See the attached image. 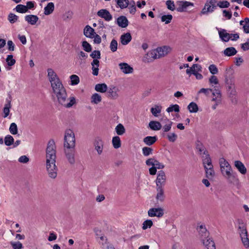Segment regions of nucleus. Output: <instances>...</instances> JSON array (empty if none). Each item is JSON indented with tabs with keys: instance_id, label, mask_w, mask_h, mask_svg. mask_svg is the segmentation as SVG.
Masks as SVG:
<instances>
[{
	"instance_id": "63",
	"label": "nucleus",
	"mask_w": 249,
	"mask_h": 249,
	"mask_svg": "<svg viewBox=\"0 0 249 249\" xmlns=\"http://www.w3.org/2000/svg\"><path fill=\"white\" fill-rule=\"evenodd\" d=\"M108 93H116L119 92V89L117 87L111 85L107 89Z\"/></svg>"
},
{
	"instance_id": "44",
	"label": "nucleus",
	"mask_w": 249,
	"mask_h": 249,
	"mask_svg": "<svg viewBox=\"0 0 249 249\" xmlns=\"http://www.w3.org/2000/svg\"><path fill=\"white\" fill-rule=\"evenodd\" d=\"M161 110V107L158 105H156L155 107L151 108V112L155 117H157L158 114L160 113Z\"/></svg>"
},
{
	"instance_id": "40",
	"label": "nucleus",
	"mask_w": 249,
	"mask_h": 249,
	"mask_svg": "<svg viewBox=\"0 0 249 249\" xmlns=\"http://www.w3.org/2000/svg\"><path fill=\"white\" fill-rule=\"evenodd\" d=\"M206 176L207 178H212L214 175V172L213 169V166L205 168Z\"/></svg>"
},
{
	"instance_id": "35",
	"label": "nucleus",
	"mask_w": 249,
	"mask_h": 249,
	"mask_svg": "<svg viewBox=\"0 0 249 249\" xmlns=\"http://www.w3.org/2000/svg\"><path fill=\"white\" fill-rule=\"evenodd\" d=\"M237 51L235 48L233 47L227 48L223 52V53L225 56H233L237 53Z\"/></svg>"
},
{
	"instance_id": "19",
	"label": "nucleus",
	"mask_w": 249,
	"mask_h": 249,
	"mask_svg": "<svg viewBox=\"0 0 249 249\" xmlns=\"http://www.w3.org/2000/svg\"><path fill=\"white\" fill-rule=\"evenodd\" d=\"M38 19V17L34 15H28L25 17V21L31 25H35Z\"/></svg>"
},
{
	"instance_id": "25",
	"label": "nucleus",
	"mask_w": 249,
	"mask_h": 249,
	"mask_svg": "<svg viewBox=\"0 0 249 249\" xmlns=\"http://www.w3.org/2000/svg\"><path fill=\"white\" fill-rule=\"evenodd\" d=\"M117 22L118 25L122 28H125L128 25V20L124 16H120L117 18Z\"/></svg>"
},
{
	"instance_id": "62",
	"label": "nucleus",
	"mask_w": 249,
	"mask_h": 249,
	"mask_svg": "<svg viewBox=\"0 0 249 249\" xmlns=\"http://www.w3.org/2000/svg\"><path fill=\"white\" fill-rule=\"evenodd\" d=\"M209 70L210 72L213 74H217L218 72L217 68L214 64H212L209 66Z\"/></svg>"
},
{
	"instance_id": "38",
	"label": "nucleus",
	"mask_w": 249,
	"mask_h": 249,
	"mask_svg": "<svg viewBox=\"0 0 249 249\" xmlns=\"http://www.w3.org/2000/svg\"><path fill=\"white\" fill-rule=\"evenodd\" d=\"M205 157L203 159V163L204 164V168L205 167H211L213 166L212 163V160L210 155L207 153L205 155Z\"/></svg>"
},
{
	"instance_id": "4",
	"label": "nucleus",
	"mask_w": 249,
	"mask_h": 249,
	"mask_svg": "<svg viewBox=\"0 0 249 249\" xmlns=\"http://www.w3.org/2000/svg\"><path fill=\"white\" fill-rule=\"evenodd\" d=\"M52 99L55 102L56 100L59 104L66 107H71L75 104V98L72 96H68V94H54L52 95Z\"/></svg>"
},
{
	"instance_id": "23",
	"label": "nucleus",
	"mask_w": 249,
	"mask_h": 249,
	"mask_svg": "<svg viewBox=\"0 0 249 249\" xmlns=\"http://www.w3.org/2000/svg\"><path fill=\"white\" fill-rule=\"evenodd\" d=\"M216 6H212L209 3L206 2L201 13L203 15H207L208 13L213 12Z\"/></svg>"
},
{
	"instance_id": "16",
	"label": "nucleus",
	"mask_w": 249,
	"mask_h": 249,
	"mask_svg": "<svg viewBox=\"0 0 249 249\" xmlns=\"http://www.w3.org/2000/svg\"><path fill=\"white\" fill-rule=\"evenodd\" d=\"M47 76L51 83L55 81H57V80L59 79L57 74L51 68L47 70Z\"/></svg>"
},
{
	"instance_id": "31",
	"label": "nucleus",
	"mask_w": 249,
	"mask_h": 249,
	"mask_svg": "<svg viewBox=\"0 0 249 249\" xmlns=\"http://www.w3.org/2000/svg\"><path fill=\"white\" fill-rule=\"evenodd\" d=\"M157 195L156 198L158 201L163 202L165 199V196L164 195V188H156Z\"/></svg>"
},
{
	"instance_id": "26",
	"label": "nucleus",
	"mask_w": 249,
	"mask_h": 249,
	"mask_svg": "<svg viewBox=\"0 0 249 249\" xmlns=\"http://www.w3.org/2000/svg\"><path fill=\"white\" fill-rule=\"evenodd\" d=\"M219 37L224 42H228L230 39V34L228 33L224 29L218 32Z\"/></svg>"
},
{
	"instance_id": "17",
	"label": "nucleus",
	"mask_w": 249,
	"mask_h": 249,
	"mask_svg": "<svg viewBox=\"0 0 249 249\" xmlns=\"http://www.w3.org/2000/svg\"><path fill=\"white\" fill-rule=\"evenodd\" d=\"M94 146L98 155H101L103 152L104 142L101 139L98 138L95 141Z\"/></svg>"
},
{
	"instance_id": "50",
	"label": "nucleus",
	"mask_w": 249,
	"mask_h": 249,
	"mask_svg": "<svg viewBox=\"0 0 249 249\" xmlns=\"http://www.w3.org/2000/svg\"><path fill=\"white\" fill-rule=\"evenodd\" d=\"M71 79V85H77L79 83V77L73 74L70 76Z\"/></svg>"
},
{
	"instance_id": "34",
	"label": "nucleus",
	"mask_w": 249,
	"mask_h": 249,
	"mask_svg": "<svg viewBox=\"0 0 249 249\" xmlns=\"http://www.w3.org/2000/svg\"><path fill=\"white\" fill-rule=\"evenodd\" d=\"M54 9V5L53 2H49L44 8V14L45 15H49L52 14Z\"/></svg>"
},
{
	"instance_id": "42",
	"label": "nucleus",
	"mask_w": 249,
	"mask_h": 249,
	"mask_svg": "<svg viewBox=\"0 0 249 249\" xmlns=\"http://www.w3.org/2000/svg\"><path fill=\"white\" fill-rule=\"evenodd\" d=\"M115 1L121 9L127 7L129 4L128 0H115Z\"/></svg>"
},
{
	"instance_id": "33",
	"label": "nucleus",
	"mask_w": 249,
	"mask_h": 249,
	"mask_svg": "<svg viewBox=\"0 0 249 249\" xmlns=\"http://www.w3.org/2000/svg\"><path fill=\"white\" fill-rule=\"evenodd\" d=\"M157 140L156 136H147L145 137L143 141L147 145L150 146L153 144Z\"/></svg>"
},
{
	"instance_id": "41",
	"label": "nucleus",
	"mask_w": 249,
	"mask_h": 249,
	"mask_svg": "<svg viewBox=\"0 0 249 249\" xmlns=\"http://www.w3.org/2000/svg\"><path fill=\"white\" fill-rule=\"evenodd\" d=\"M112 142L114 148L115 149H118L121 146V140L119 136L113 137Z\"/></svg>"
},
{
	"instance_id": "47",
	"label": "nucleus",
	"mask_w": 249,
	"mask_h": 249,
	"mask_svg": "<svg viewBox=\"0 0 249 249\" xmlns=\"http://www.w3.org/2000/svg\"><path fill=\"white\" fill-rule=\"evenodd\" d=\"M15 9L17 12L20 13H25L28 11L27 10L26 6L22 4L18 5L16 7Z\"/></svg>"
},
{
	"instance_id": "30",
	"label": "nucleus",
	"mask_w": 249,
	"mask_h": 249,
	"mask_svg": "<svg viewBox=\"0 0 249 249\" xmlns=\"http://www.w3.org/2000/svg\"><path fill=\"white\" fill-rule=\"evenodd\" d=\"M121 42L123 45H127L131 40L132 37L129 33H125L121 36Z\"/></svg>"
},
{
	"instance_id": "29",
	"label": "nucleus",
	"mask_w": 249,
	"mask_h": 249,
	"mask_svg": "<svg viewBox=\"0 0 249 249\" xmlns=\"http://www.w3.org/2000/svg\"><path fill=\"white\" fill-rule=\"evenodd\" d=\"M211 100L215 102V104L212 106V108L215 109L217 106L221 102V94H212Z\"/></svg>"
},
{
	"instance_id": "12",
	"label": "nucleus",
	"mask_w": 249,
	"mask_h": 249,
	"mask_svg": "<svg viewBox=\"0 0 249 249\" xmlns=\"http://www.w3.org/2000/svg\"><path fill=\"white\" fill-rule=\"evenodd\" d=\"M163 214L164 210L161 208H152L148 211V215L150 217H161Z\"/></svg>"
},
{
	"instance_id": "15",
	"label": "nucleus",
	"mask_w": 249,
	"mask_h": 249,
	"mask_svg": "<svg viewBox=\"0 0 249 249\" xmlns=\"http://www.w3.org/2000/svg\"><path fill=\"white\" fill-rule=\"evenodd\" d=\"M119 67L124 74L132 73L133 72V68L126 63H121L119 64Z\"/></svg>"
},
{
	"instance_id": "9",
	"label": "nucleus",
	"mask_w": 249,
	"mask_h": 249,
	"mask_svg": "<svg viewBox=\"0 0 249 249\" xmlns=\"http://www.w3.org/2000/svg\"><path fill=\"white\" fill-rule=\"evenodd\" d=\"M166 177L165 172L163 170L158 172L156 180V188H164L166 184Z\"/></svg>"
},
{
	"instance_id": "45",
	"label": "nucleus",
	"mask_w": 249,
	"mask_h": 249,
	"mask_svg": "<svg viewBox=\"0 0 249 249\" xmlns=\"http://www.w3.org/2000/svg\"><path fill=\"white\" fill-rule=\"evenodd\" d=\"M165 120L167 124L163 126L162 130L164 132H167L170 130L173 123L167 118Z\"/></svg>"
},
{
	"instance_id": "24",
	"label": "nucleus",
	"mask_w": 249,
	"mask_h": 249,
	"mask_svg": "<svg viewBox=\"0 0 249 249\" xmlns=\"http://www.w3.org/2000/svg\"><path fill=\"white\" fill-rule=\"evenodd\" d=\"M12 101V98L11 96L9 97L8 98L6 99L7 103L5 105L4 107L3 108V112L4 113V117H7L10 112V108L11 107V102Z\"/></svg>"
},
{
	"instance_id": "28",
	"label": "nucleus",
	"mask_w": 249,
	"mask_h": 249,
	"mask_svg": "<svg viewBox=\"0 0 249 249\" xmlns=\"http://www.w3.org/2000/svg\"><path fill=\"white\" fill-rule=\"evenodd\" d=\"M179 6L178 8V11L183 12L185 11L186 8L189 6H193L194 4L191 2L187 1H181L179 2Z\"/></svg>"
},
{
	"instance_id": "36",
	"label": "nucleus",
	"mask_w": 249,
	"mask_h": 249,
	"mask_svg": "<svg viewBox=\"0 0 249 249\" xmlns=\"http://www.w3.org/2000/svg\"><path fill=\"white\" fill-rule=\"evenodd\" d=\"M196 148L199 151L200 154L205 155L208 153L205 147L199 141H197L196 142Z\"/></svg>"
},
{
	"instance_id": "61",
	"label": "nucleus",
	"mask_w": 249,
	"mask_h": 249,
	"mask_svg": "<svg viewBox=\"0 0 249 249\" xmlns=\"http://www.w3.org/2000/svg\"><path fill=\"white\" fill-rule=\"evenodd\" d=\"M217 6L221 8H228L230 6V3L227 1H220L217 4Z\"/></svg>"
},
{
	"instance_id": "14",
	"label": "nucleus",
	"mask_w": 249,
	"mask_h": 249,
	"mask_svg": "<svg viewBox=\"0 0 249 249\" xmlns=\"http://www.w3.org/2000/svg\"><path fill=\"white\" fill-rule=\"evenodd\" d=\"M97 15L107 21H110L112 19V15L107 9H103L100 10L98 11Z\"/></svg>"
},
{
	"instance_id": "5",
	"label": "nucleus",
	"mask_w": 249,
	"mask_h": 249,
	"mask_svg": "<svg viewBox=\"0 0 249 249\" xmlns=\"http://www.w3.org/2000/svg\"><path fill=\"white\" fill-rule=\"evenodd\" d=\"M238 232L240 235L243 244L246 248L249 247V239L246 224L242 220H238Z\"/></svg>"
},
{
	"instance_id": "32",
	"label": "nucleus",
	"mask_w": 249,
	"mask_h": 249,
	"mask_svg": "<svg viewBox=\"0 0 249 249\" xmlns=\"http://www.w3.org/2000/svg\"><path fill=\"white\" fill-rule=\"evenodd\" d=\"M149 127L152 130H159L161 128L162 126L159 122L151 121L149 123Z\"/></svg>"
},
{
	"instance_id": "10",
	"label": "nucleus",
	"mask_w": 249,
	"mask_h": 249,
	"mask_svg": "<svg viewBox=\"0 0 249 249\" xmlns=\"http://www.w3.org/2000/svg\"><path fill=\"white\" fill-rule=\"evenodd\" d=\"M46 169L50 178L53 179L56 178L58 168L55 165V162H51L49 163L46 162Z\"/></svg>"
},
{
	"instance_id": "20",
	"label": "nucleus",
	"mask_w": 249,
	"mask_h": 249,
	"mask_svg": "<svg viewBox=\"0 0 249 249\" xmlns=\"http://www.w3.org/2000/svg\"><path fill=\"white\" fill-rule=\"evenodd\" d=\"M100 62L97 59H93L91 63L92 73L93 75L97 76L99 73V67Z\"/></svg>"
},
{
	"instance_id": "54",
	"label": "nucleus",
	"mask_w": 249,
	"mask_h": 249,
	"mask_svg": "<svg viewBox=\"0 0 249 249\" xmlns=\"http://www.w3.org/2000/svg\"><path fill=\"white\" fill-rule=\"evenodd\" d=\"M9 131L13 135H16L18 133V127L15 123L11 124L9 127Z\"/></svg>"
},
{
	"instance_id": "51",
	"label": "nucleus",
	"mask_w": 249,
	"mask_h": 249,
	"mask_svg": "<svg viewBox=\"0 0 249 249\" xmlns=\"http://www.w3.org/2000/svg\"><path fill=\"white\" fill-rule=\"evenodd\" d=\"M153 149L149 147H144L142 149V154L144 156L147 157L152 154Z\"/></svg>"
},
{
	"instance_id": "55",
	"label": "nucleus",
	"mask_w": 249,
	"mask_h": 249,
	"mask_svg": "<svg viewBox=\"0 0 249 249\" xmlns=\"http://www.w3.org/2000/svg\"><path fill=\"white\" fill-rule=\"evenodd\" d=\"M6 61L9 66H12L16 63V60L13 58V56L12 55H7Z\"/></svg>"
},
{
	"instance_id": "8",
	"label": "nucleus",
	"mask_w": 249,
	"mask_h": 249,
	"mask_svg": "<svg viewBox=\"0 0 249 249\" xmlns=\"http://www.w3.org/2000/svg\"><path fill=\"white\" fill-rule=\"evenodd\" d=\"M66 159L69 163L73 165L76 162V150L75 148H64Z\"/></svg>"
},
{
	"instance_id": "27",
	"label": "nucleus",
	"mask_w": 249,
	"mask_h": 249,
	"mask_svg": "<svg viewBox=\"0 0 249 249\" xmlns=\"http://www.w3.org/2000/svg\"><path fill=\"white\" fill-rule=\"evenodd\" d=\"M240 25L242 26L244 33L249 34V18H246L244 20H241Z\"/></svg>"
},
{
	"instance_id": "49",
	"label": "nucleus",
	"mask_w": 249,
	"mask_h": 249,
	"mask_svg": "<svg viewBox=\"0 0 249 249\" xmlns=\"http://www.w3.org/2000/svg\"><path fill=\"white\" fill-rule=\"evenodd\" d=\"M153 223L151 220H146L142 223V229L145 230L148 228H150L153 226Z\"/></svg>"
},
{
	"instance_id": "18",
	"label": "nucleus",
	"mask_w": 249,
	"mask_h": 249,
	"mask_svg": "<svg viewBox=\"0 0 249 249\" xmlns=\"http://www.w3.org/2000/svg\"><path fill=\"white\" fill-rule=\"evenodd\" d=\"M234 166L241 174L245 175L247 173V169L241 161L235 160L234 161Z\"/></svg>"
},
{
	"instance_id": "59",
	"label": "nucleus",
	"mask_w": 249,
	"mask_h": 249,
	"mask_svg": "<svg viewBox=\"0 0 249 249\" xmlns=\"http://www.w3.org/2000/svg\"><path fill=\"white\" fill-rule=\"evenodd\" d=\"M118 43L115 39H112L110 44V49L112 52H115L117 50Z\"/></svg>"
},
{
	"instance_id": "6",
	"label": "nucleus",
	"mask_w": 249,
	"mask_h": 249,
	"mask_svg": "<svg viewBox=\"0 0 249 249\" xmlns=\"http://www.w3.org/2000/svg\"><path fill=\"white\" fill-rule=\"evenodd\" d=\"M46 162H56V151L54 142L53 140H50L47 144L46 150Z\"/></svg>"
},
{
	"instance_id": "52",
	"label": "nucleus",
	"mask_w": 249,
	"mask_h": 249,
	"mask_svg": "<svg viewBox=\"0 0 249 249\" xmlns=\"http://www.w3.org/2000/svg\"><path fill=\"white\" fill-rule=\"evenodd\" d=\"M18 17L13 13H10L8 16V20L11 23H14L18 21Z\"/></svg>"
},
{
	"instance_id": "46",
	"label": "nucleus",
	"mask_w": 249,
	"mask_h": 249,
	"mask_svg": "<svg viewBox=\"0 0 249 249\" xmlns=\"http://www.w3.org/2000/svg\"><path fill=\"white\" fill-rule=\"evenodd\" d=\"M14 139L13 137L10 135H7L4 138V143L7 146H10L14 143Z\"/></svg>"
},
{
	"instance_id": "64",
	"label": "nucleus",
	"mask_w": 249,
	"mask_h": 249,
	"mask_svg": "<svg viewBox=\"0 0 249 249\" xmlns=\"http://www.w3.org/2000/svg\"><path fill=\"white\" fill-rule=\"evenodd\" d=\"M167 138L170 142H174L177 139V135L174 133H172L168 134Z\"/></svg>"
},
{
	"instance_id": "21",
	"label": "nucleus",
	"mask_w": 249,
	"mask_h": 249,
	"mask_svg": "<svg viewBox=\"0 0 249 249\" xmlns=\"http://www.w3.org/2000/svg\"><path fill=\"white\" fill-rule=\"evenodd\" d=\"M95 34L94 30L89 25H87L84 29V34L87 37L93 38Z\"/></svg>"
},
{
	"instance_id": "58",
	"label": "nucleus",
	"mask_w": 249,
	"mask_h": 249,
	"mask_svg": "<svg viewBox=\"0 0 249 249\" xmlns=\"http://www.w3.org/2000/svg\"><path fill=\"white\" fill-rule=\"evenodd\" d=\"M90 56L92 57L93 59H100L101 58V53L99 51H93L90 54Z\"/></svg>"
},
{
	"instance_id": "48",
	"label": "nucleus",
	"mask_w": 249,
	"mask_h": 249,
	"mask_svg": "<svg viewBox=\"0 0 249 249\" xmlns=\"http://www.w3.org/2000/svg\"><path fill=\"white\" fill-rule=\"evenodd\" d=\"M166 111L169 113L173 111L178 112L179 111V107L178 105L176 104L172 105L166 109Z\"/></svg>"
},
{
	"instance_id": "37",
	"label": "nucleus",
	"mask_w": 249,
	"mask_h": 249,
	"mask_svg": "<svg viewBox=\"0 0 249 249\" xmlns=\"http://www.w3.org/2000/svg\"><path fill=\"white\" fill-rule=\"evenodd\" d=\"M95 89L97 92L104 93L107 91V86L105 83L98 84L95 85Z\"/></svg>"
},
{
	"instance_id": "39",
	"label": "nucleus",
	"mask_w": 249,
	"mask_h": 249,
	"mask_svg": "<svg viewBox=\"0 0 249 249\" xmlns=\"http://www.w3.org/2000/svg\"><path fill=\"white\" fill-rule=\"evenodd\" d=\"M187 109L190 113H196L198 111V107L195 102L190 103L187 106Z\"/></svg>"
},
{
	"instance_id": "7",
	"label": "nucleus",
	"mask_w": 249,
	"mask_h": 249,
	"mask_svg": "<svg viewBox=\"0 0 249 249\" xmlns=\"http://www.w3.org/2000/svg\"><path fill=\"white\" fill-rule=\"evenodd\" d=\"M64 141V148H75V135L71 129H67L66 130L65 132Z\"/></svg>"
},
{
	"instance_id": "43",
	"label": "nucleus",
	"mask_w": 249,
	"mask_h": 249,
	"mask_svg": "<svg viewBox=\"0 0 249 249\" xmlns=\"http://www.w3.org/2000/svg\"><path fill=\"white\" fill-rule=\"evenodd\" d=\"M115 131L118 135H122L125 133V129L122 124H119L116 126Z\"/></svg>"
},
{
	"instance_id": "2",
	"label": "nucleus",
	"mask_w": 249,
	"mask_h": 249,
	"mask_svg": "<svg viewBox=\"0 0 249 249\" xmlns=\"http://www.w3.org/2000/svg\"><path fill=\"white\" fill-rule=\"evenodd\" d=\"M172 48L167 46H163L162 47H158L149 52L147 54V57H144V61L149 62L152 60L159 59L167 55L171 52Z\"/></svg>"
},
{
	"instance_id": "60",
	"label": "nucleus",
	"mask_w": 249,
	"mask_h": 249,
	"mask_svg": "<svg viewBox=\"0 0 249 249\" xmlns=\"http://www.w3.org/2000/svg\"><path fill=\"white\" fill-rule=\"evenodd\" d=\"M82 47L83 49L87 52H90L91 51V45L86 41H84L82 42Z\"/></svg>"
},
{
	"instance_id": "13",
	"label": "nucleus",
	"mask_w": 249,
	"mask_h": 249,
	"mask_svg": "<svg viewBox=\"0 0 249 249\" xmlns=\"http://www.w3.org/2000/svg\"><path fill=\"white\" fill-rule=\"evenodd\" d=\"M197 230L198 232L199 238L201 239V241L209 237V232L205 226L200 225Z\"/></svg>"
},
{
	"instance_id": "3",
	"label": "nucleus",
	"mask_w": 249,
	"mask_h": 249,
	"mask_svg": "<svg viewBox=\"0 0 249 249\" xmlns=\"http://www.w3.org/2000/svg\"><path fill=\"white\" fill-rule=\"evenodd\" d=\"M234 71L231 67L227 68L225 72V84L227 90L230 93L236 92L234 78Z\"/></svg>"
},
{
	"instance_id": "56",
	"label": "nucleus",
	"mask_w": 249,
	"mask_h": 249,
	"mask_svg": "<svg viewBox=\"0 0 249 249\" xmlns=\"http://www.w3.org/2000/svg\"><path fill=\"white\" fill-rule=\"evenodd\" d=\"M172 18L173 17L171 15H164L161 17V20L162 22L168 24L171 21Z\"/></svg>"
},
{
	"instance_id": "22",
	"label": "nucleus",
	"mask_w": 249,
	"mask_h": 249,
	"mask_svg": "<svg viewBox=\"0 0 249 249\" xmlns=\"http://www.w3.org/2000/svg\"><path fill=\"white\" fill-rule=\"evenodd\" d=\"M202 242L208 249H216L213 241L209 237L203 240Z\"/></svg>"
},
{
	"instance_id": "53",
	"label": "nucleus",
	"mask_w": 249,
	"mask_h": 249,
	"mask_svg": "<svg viewBox=\"0 0 249 249\" xmlns=\"http://www.w3.org/2000/svg\"><path fill=\"white\" fill-rule=\"evenodd\" d=\"M91 99V103L97 104L101 101V96L99 94H92Z\"/></svg>"
},
{
	"instance_id": "11",
	"label": "nucleus",
	"mask_w": 249,
	"mask_h": 249,
	"mask_svg": "<svg viewBox=\"0 0 249 249\" xmlns=\"http://www.w3.org/2000/svg\"><path fill=\"white\" fill-rule=\"evenodd\" d=\"M54 93H64L65 89L60 79L51 83Z\"/></svg>"
},
{
	"instance_id": "57",
	"label": "nucleus",
	"mask_w": 249,
	"mask_h": 249,
	"mask_svg": "<svg viewBox=\"0 0 249 249\" xmlns=\"http://www.w3.org/2000/svg\"><path fill=\"white\" fill-rule=\"evenodd\" d=\"M10 244L13 249H22L23 248L22 243L19 241L11 242Z\"/></svg>"
},
{
	"instance_id": "1",
	"label": "nucleus",
	"mask_w": 249,
	"mask_h": 249,
	"mask_svg": "<svg viewBox=\"0 0 249 249\" xmlns=\"http://www.w3.org/2000/svg\"><path fill=\"white\" fill-rule=\"evenodd\" d=\"M219 164L222 175L229 183H232L238 180L236 173L233 171L230 163L224 158L219 159Z\"/></svg>"
}]
</instances>
